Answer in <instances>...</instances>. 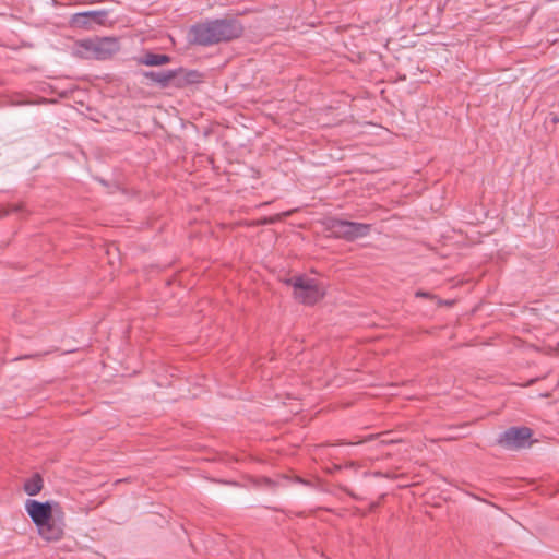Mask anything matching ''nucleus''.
I'll return each mask as SVG.
<instances>
[{
  "mask_svg": "<svg viewBox=\"0 0 559 559\" xmlns=\"http://www.w3.org/2000/svg\"><path fill=\"white\" fill-rule=\"evenodd\" d=\"M170 57L164 53H155L152 51L145 52L143 56L136 58L139 64L147 67H158L170 62Z\"/></svg>",
  "mask_w": 559,
  "mask_h": 559,
  "instance_id": "obj_11",
  "label": "nucleus"
},
{
  "mask_svg": "<svg viewBox=\"0 0 559 559\" xmlns=\"http://www.w3.org/2000/svg\"><path fill=\"white\" fill-rule=\"evenodd\" d=\"M173 71L176 73V76L173 79V85L178 88L201 83L204 78L203 74L197 70H186L180 68Z\"/></svg>",
  "mask_w": 559,
  "mask_h": 559,
  "instance_id": "obj_9",
  "label": "nucleus"
},
{
  "mask_svg": "<svg viewBox=\"0 0 559 559\" xmlns=\"http://www.w3.org/2000/svg\"><path fill=\"white\" fill-rule=\"evenodd\" d=\"M23 209H24L23 203L8 205L7 207L0 210V218L7 216L9 214H12V213L23 212Z\"/></svg>",
  "mask_w": 559,
  "mask_h": 559,
  "instance_id": "obj_13",
  "label": "nucleus"
},
{
  "mask_svg": "<svg viewBox=\"0 0 559 559\" xmlns=\"http://www.w3.org/2000/svg\"><path fill=\"white\" fill-rule=\"evenodd\" d=\"M144 78L157 83L162 88L168 87L173 84V79L176 73L173 70L168 71H145L143 72Z\"/></svg>",
  "mask_w": 559,
  "mask_h": 559,
  "instance_id": "obj_10",
  "label": "nucleus"
},
{
  "mask_svg": "<svg viewBox=\"0 0 559 559\" xmlns=\"http://www.w3.org/2000/svg\"><path fill=\"white\" fill-rule=\"evenodd\" d=\"M532 436V431L530 428L522 427V428H510L507 431H504L498 442L502 447L507 449H521L525 447L528 439Z\"/></svg>",
  "mask_w": 559,
  "mask_h": 559,
  "instance_id": "obj_5",
  "label": "nucleus"
},
{
  "mask_svg": "<svg viewBox=\"0 0 559 559\" xmlns=\"http://www.w3.org/2000/svg\"><path fill=\"white\" fill-rule=\"evenodd\" d=\"M346 491H347L352 497L357 498V497L355 496V493H352V492H349L348 490H346Z\"/></svg>",
  "mask_w": 559,
  "mask_h": 559,
  "instance_id": "obj_16",
  "label": "nucleus"
},
{
  "mask_svg": "<svg viewBox=\"0 0 559 559\" xmlns=\"http://www.w3.org/2000/svg\"><path fill=\"white\" fill-rule=\"evenodd\" d=\"M242 31L241 24L236 20L217 19L193 25L189 34L192 43L200 46H212L238 38Z\"/></svg>",
  "mask_w": 559,
  "mask_h": 559,
  "instance_id": "obj_1",
  "label": "nucleus"
},
{
  "mask_svg": "<svg viewBox=\"0 0 559 559\" xmlns=\"http://www.w3.org/2000/svg\"><path fill=\"white\" fill-rule=\"evenodd\" d=\"M294 288V296L305 305H313L323 297V292L318 286L316 280L296 276L288 281Z\"/></svg>",
  "mask_w": 559,
  "mask_h": 559,
  "instance_id": "obj_3",
  "label": "nucleus"
},
{
  "mask_svg": "<svg viewBox=\"0 0 559 559\" xmlns=\"http://www.w3.org/2000/svg\"><path fill=\"white\" fill-rule=\"evenodd\" d=\"M371 439H373V436H370V437H368L367 439H362V440H359V441L353 442L352 444H359V443L366 442L367 440H371Z\"/></svg>",
  "mask_w": 559,
  "mask_h": 559,
  "instance_id": "obj_15",
  "label": "nucleus"
},
{
  "mask_svg": "<svg viewBox=\"0 0 559 559\" xmlns=\"http://www.w3.org/2000/svg\"><path fill=\"white\" fill-rule=\"evenodd\" d=\"M37 530L40 537L45 540L57 542L60 540L64 534V523L62 520L52 516L49 521L45 522L44 525H39Z\"/></svg>",
  "mask_w": 559,
  "mask_h": 559,
  "instance_id": "obj_7",
  "label": "nucleus"
},
{
  "mask_svg": "<svg viewBox=\"0 0 559 559\" xmlns=\"http://www.w3.org/2000/svg\"><path fill=\"white\" fill-rule=\"evenodd\" d=\"M326 229L335 238L353 241L355 239L366 237L370 231V225L331 218L326 222Z\"/></svg>",
  "mask_w": 559,
  "mask_h": 559,
  "instance_id": "obj_2",
  "label": "nucleus"
},
{
  "mask_svg": "<svg viewBox=\"0 0 559 559\" xmlns=\"http://www.w3.org/2000/svg\"><path fill=\"white\" fill-rule=\"evenodd\" d=\"M25 509L36 527L44 525L52 518V507L49 501L39 502L29 499L25 503Z\"/></svg>",
  "mask_w": 559,
  "mask_h": 559,
  "instance_id": "obj_6",
  "label": "nucleus"
},
{
  "mask_svg": "<svg viewBox=\"0 0 559 559\" xmlns=\"http://www.w3.org/2000/svg\"><path fill=\"white\" fill-rule=\"evenodd\" d=\"M107 17L105 11H86L72 16L71 23L75 27L90 28L92 24H104Z\"/></svg>",
  "mask_w": 559,
  "mask_h": 559,
  "instance_id": "obj_8",
  "label": "nucleus"
},
{
  "mask_svg": "<svg viewBox=\"0 0 559 559\" xmlns=\"http://www.w3.org/2000/svg\"><path fill=\"white\" fill-rule=\"evenodd\" d=\"M415 296L418 297V298L436 299V296L431 295L428 292H424V290H417L415 293Z\"/></svg>",
  "mask_w": 559,
  "mask_h": 559,
  "instance_id": "obj_14",
  "label": "nucleus"
},
{
  "mask_svg": "<svg viewBox=\"0 0 559 559\" xmlns=\"http://www.w3.org/2000/svg\"><path fill=\"white\" fill-rule=\"evenodd\" d=\"M44 480L39 474L33 475L24 483V490L28 496H36L40 492Z\"/></svg>",
  "mask_w": 559,
  "mask_h": 559,
  "instance_id": "obj_12",
  "label": "nucleus"
},
{
  "mask_svg": "<svg viewBox=\"0 0 559 559\" xmlns=\"http://www.w3.org/2000/svg\"><path fill=\"white\" fill-rule=\"evenodd\" d=\"M81 46L84 47L92 57L99 60L109 58L118 49L117 40L114 38L84 40Z\"/></svg>",
  "mask_w": 559,
  "mask_h": 559,
  "instance_id": "obj_4",
  "label": "nucleus"
}]
</instances>
